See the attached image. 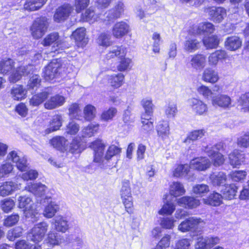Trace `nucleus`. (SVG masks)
<instances>
[{"mask_svg":"<svg viewBox=\"0 0 249 249\" xmlns=\"http://www.w3.org/2000/svg\"><path fill=\"white\" fill-rule=\"evenodd\" d=\"M200 42L194 38H189L185 41L184 49L185 51L192 53L198 49Z\"/></svg>","mask_w":249,"mask_h":249,"instance_id":"nucleus-44","label":"nucleus"},{"mask_svg":"<svg viewBox=\"0 0 249 249\" xmlns=\"http://www.w3.org/2000/svg\"><path fill=\"white\" fill-rule=\"evenodd\" d=\"M41 80V78L38 75H33L28 82V89L36 90L40 85Z\"/></svg>","mask_w":249,"mask_h":249,"instance_id":"nucleus-56","label":"nucleus"},{"mask_svg":"<svg viewBox=\"0 0 249 249\" xmlns=\"http://www.w3.org/2000/svg\"><path fill=\"white\" fill-rule=\"evenodd\" d=\"M203 221L200 218L191 217L182 222L178 226V229L181 232L194 230Z\"/></svg>","mask_w":249,"mask_h":249,"instance_id":"nucleus-12","label":"nucleus"},{"mask_svg":"<svg viewBox=\"0 0 249 249\" xmlns=\"http://www.w3.org/2000/svg\"><path fill=\"white\" fill-rule=\"evenodd\" d=\"M46 240L47 243L51 246L59 245L65 242L63 236L52 231L49 232Z\"/></svg>","mask_w":249,"mask_h":249,"instance_id":"nucleus-35","label":"nucleus"},{"mask_svg":"<svg viewBox=\"0 0 249 249\" xmlns=\"http://www.w3.org/2000/svg\"><path fill=\"white\" fill-rule=\"evenodd\" d=\"M62 123V116L60 115H54L50 121L49 127L46 130L47 133L56 131L59 129Z\"/></svg>","mask_w":249,"mask_h":249,"instance_id":"nucleus-38","label":"nucleus"},{"mask_svg":"<svg viewBox=\"0 0 249 249\" xmlns=\"http://www.w3.org/2000/svg\"><path fill=\"white\" fill-rule=\"evenodd\" d=\"M242 40L237 36L228 37L225 41L226 48L231 51H234L239 49L242 45Z\"/></svg>","mask_w":249,"mask_h":249,"instance_id":"nucleus-25","label":"nucleus"},{"mask_svg":"<svg viewBox=\"0 0 249 249\" xmlns=\"http://www.w3.org/2000/svg\"><path fill=\"white\" fill-rule=\"evenodd\" d=\"M197 90L199 94L207 100H212L213 97L214 96L213 91L207 86L202 85L197 88Z\"/></svg>","mask_w":249,"mask_h":249,"instance_id":"nucleus-59","label":"nucleus"},{"mask_svg":"<svg viewBox=\"0 0 249 249\" xmlns=\"http://www.w3.org/2000/svg\"><path fill=\"white\" fill-rule=\"evenodd\" d=\"M83 150L81 142L77 139H73L70 144L69 152L72 154L79 153Z\"/></svg>","mask_w":249,"mask_h":249,"instance_id":"nucleus-61","label":"nucleus"},{"mask_svg":"<svg viewBox=\"0 0 249 249\" xmlns=\"http://www.w3.org/2000/svg\"><path fill=\"white\" fill-rule=\"evenodd\" d=\"M119 61L117 65V69L120 71H124L130 69L132 60L131 59L125 56L119 58Z\"/></svg>","mask_w":249,"mask_h":249,"instance_id":"nucleus-51","label":"nucleus"},{"mask_svg":"<svg viewBox=\"0 0 249 249\" xmlns=\"http://www.w3.org/2000/svg\"><path fill=\"white\" fill-rule=\"evenodd\" d=\"M17 189L18 185L13 181H7L0 186V195L2 196H8Z\"/></svg>","mask_w":249,"mask_h":249,"instance_id":"nucleus-31","label":"nucleus"},{"mask_svg":"<svg viewBox=\"0 0 249 249\" xmlns=\"http://www.w3.org/2000/svg\"><path fill=\"white\" fill-rule=\"evenodd\" d=\"M13 165L9 162H4L0 165V178L7 177L13 170Z\"/></svg>","mask_w":249,"mask_h":249,"instance_id":"nucleus-53","label":"nucleus"},{"mask_svg":"<svg viewBox=\"0 0 249 249\" xmlns=\"http://www.w3.org/2000/svg\"><path fill=\"white\" fill-rule=\"evenodd\" d=\"M98 124H89L84 127L82 130V136L84 137H90L96 133L98 129Z\"/></svg>","mask_w":249,"mask_h":249,"instance_id":"nucleus-58","label":"nucleus"},{"mask_svg":"<svg viewBox=\"0 0 249 249\" xmlns=\"http://www.w3.org/2000/svg\"><path fill=\"white\" fill-rule=\"evenodd\" d=\"M223 196L221 195L214 192L210 195L209 197L204 200V202L213 206H218L222 203Z\"/></svg>","mask_w":249,"mask_h":249,"instance_id":"nucleus-43","label":"nucleus"},{"mask_svg":"<svg viewBox=\"0 0 249 249\" xmlns=\"http://www.w3.org/2000/svg\"><path fill=\"white\" fill-rule=\"evenodd\" d=\"M124 77L121 73L110 76L109 81L111 86L116 89L120 87L124 83Z\"/></svg>","mask_w":249,"mask_h":249,"instance_id":"nucleus-49","label":"nucleus"},{"mask_svg":"<svg viewBox=\"0 0 249 249\" xmlns=\"http://www.w3.org/2000/svg\"><path fill=\"white\" fill-rule=\"evenodd\" d=\"M190 165L181 164L177 166L173 172V176L177 178L186 177L189 173Z\"/></svg>","mask_w":249,"mask_h":249,"instance_id":"nucleus-47","label":"nucleus"},{"mask_svg":"<svg viewBox=\"0 0 249 249\" xmlns=\"http://www.w3.org/2000/svg\"><path fill=\"white\" fill-rule=\"evenodd\" d=\"M237 189V187L234 184L225 186L224 188L222 190L223 197L229 200L234 198Z\"/></svg>","mask_w":249,"mask_h":249,"instance_id":"nucleus-39","label":"nucleus"},{"mask_svg":"<svg viewBox=\"0 0 249 249\" xmlns=\"http://www.w3.org/2000/svg\"><path fill=\"white\" fill-rule=\"evenodd\" d=\"M97 43L103 47L109 46L112 43L110 35L105 33H101L97 38Z\"/></svg>","mask_w":249,"mask_h":249,"instance_id":"nucleus-57","label":"nucleus"},{"mask_svg":"<svg viewBox=\"0 0 249 249\" xmlns=\"http://www.w3.org/2000/svg\"><path fill=\"white\" fill-rule=\"evenodd\" d=\"M14 66V62L11 59L3 60L0 62V72L6 74L12 70Z\"/></svg>","mask_w":249,"mask_h":249,"instance_id":"nucleus-55","label":"nucleus"},{"mask_svg":"<svg viewBox=\"0 0 249 249\" xmlns=\"http://www.w3.org/2000/svg\"><path fill=\"white\" fill-rule=\"evenodd\" d=\"M212 104L214 107H219L224 109L230 108L232 107L231 97L225 94L213 96Z\"/></svg>","mask_w":249,"mask_h":249,"instance_id":"nucleus-14","label":"nucleus"},{"mask_svg":"<svg viewBox=\"0 0 249 249\" xmlns=\"http://www.w3.org/2000/svg\"><path fill=\"white\" fill-rule=\"evenodd\" d=\"M18 206L20 208H25L24 213L26 218H31L33 222L39 219L40 214L31 198L26 196H20L18 198Z\"/></svg>","mask_w":249,"mask_h":249,"instance_id":"nucleus-3","label":"nucleus"},{"mask_svg":"<svg viewBox=\"0 0 249 249\" xmlns=\"http://www.w3.org/2000/svg\"><path fill=\"white\" fill-rule=\"evenodd\" d=\"M52 224L57 231L65 232L69 228L68 221L66 217L61 215L54 217L52 220Z\"/></svg>","mask_w":249,"mask_h":249,"instance_id":"nucleus-19","label":"nucleus"},{"mask_svg":"<svg viewBox=\"0 0 249 249\" xmlns=\"http://www.w3.org/2000/svg\"><path fill=\"white\" fill-rule=\"evenodd\" d=\"M126 54V48L123 46H114L112 47L109 51L106 54V57L110 59L114 57L120 58L125 56Z\"/></svg>","mask_w":249,"mask_h":249,"instance_id":"nucleus-24","label":"nucleus"},{"mask_svg":"<svg viewBox=\"0 0 249 249\" xmlns=\"http://www.w3.org/2000/svg\"><path fill=\"white\" fill-rule=\"evenodd\" d=\"M46 1V0H27L24 8L29 11H36L40 8Z\"/></svg>","mask_w":249,"mask_h":249,"instance_id":"nucleus-40","label":"nucleus"},{"mask_svg":"<svg viewBox=\"0 0 249 249\" xmlns=\"http://www.w3.org/2000/svg\"><path fill=\"white\" fill-rule=\"evenodd\" d=\"M213 147L207 146L204 147L203 150L206 155L211 158L213 165L215 167L219 166L224 163L225 159L222 154L213 150Z\"/></svg>","mask_w":249,"mask_h":249,"instance_id":"nucleus-11","label":"nucleus"},{"mask_svg":"<svg viewBox=\"0 0 249 249\" xmlns=\"http://www.w3.org/2000/svg\"><path fill=\"white\" fill-rule=\"evenodd\" d=\"M124 10V5L122 1L119 0L114 6L107 11L104 15V20L109 22H113L115 19L121 17Z\"/></svg>","mask_w":249,"mask_h":249,"instance_id":"nucleus-7","label":"nucleus"},{"mask_svg":"<svg viewBox=\"0 0 249 249\" xmlns=\"http://www.w3.org/2000/svg\"><path fill=\"white\" fill-rule=\"evenodd\" d=\"M89 146L94 151V162L98 163L101 168L112 166L114 164L111 161L112 159L121 152L120 148L118 146L112 145L108 147L105 156L103 157V151L105 145L100 140H97L92 142Z\"/></svg>","mask_w":249,"mask_h":249,"instance_id":"nucleus-1","label":"nucleus"},{"mask_svg":"<svg viewBox=\"0 0 249 249\" xmlns=\"http://www.w3.org/2000/svg\"><path fill=\"white\" fill-rule=\"evenodd\" d=\"M177 202L180 206L189 208H196L200 204L198 199L190 196H183L180 198L178 199Z\"/></svg>","mask_w":249,"mask_h":249,"instance_id":"nucleus-28","label":"nucleus"},{"mask_svg":"<svg viewBox=\"0 0 249 249\" xmlns=\"http://www.w3.org/2000/svg\"><path fill=\"white\" fill-rule=\"evenodd\" d=\"M190 164L191 168L198 171H204L210 167L211 162L205 157H201L192 160Z\"/></svg>","mask_w":249,"mask_h":249,"instance_id":"nucleus-16","label":"nucleus"},{"mask_svg":"<svg viewBox=\"0 0 249 249\" xmlns=\"http://www.w3.org/2000/svg\"><path fill=\"white\" fill-rule=\"evenodd\" d=\"M65 102V98L59 94L51 97L44 104V107L47 109H53L62 106Z\"/></svg>","mask_w":249,"mask_h":249,"instance_id":"nucleus-21","label":"nucleus"},{"mask_svg":"<svg viewBox=\"0 0 249 249\" xmlns=\"http://www.w3.org/2000/svg\"><path fill=\"white\" fill-rule=\"evenodd\" d=\"M49 23L45 17L36 18L30 28L31 34L34 38L41 37L47 31Z\"/></svg>","mask_w":249,"mask_h":249,"instance_id":"nucleus-5","label":"nucleus"},{"mask_svg":"<svg viewBox=\"0 0 249 249\" xmlns=\"http://www.w3.org/2000/svg\"><path fill=\"white\" fill-rule=\"evenodd\" d=\"M22 229L20 227H17L7 232V238L11 241L20 237L22 234Z\"/></svg>","mask_w":249,"mask_h":249,"instance_id":"nucleus-62","label":"nucleus"},{"mask_svg":"<svg viewBox=\"0 0 249 249\" xmlns=\"http://www.w3.org/2000/svg\"><path fill=\"white\" fill-rule=\"evenodd\" d=\"M49 95L50 93L46 91L35 94L30 99V105L33 107H37L42 104Z\"/></svg>","mask_w":249,"mask_h":249,"instance_id":"nucleus-36","label":"nucleus"},{"mask_svg":"<svg viewBox=\"0 0 249 249\" xmlns=\"http://www.w3.org/2000/svg\"><path fill=\"white\" fill-rule=\"evenodd\" d=\"M218 72L211 68L205 69L202 75V80L206 82L215 83L219 80Z\"/></svg>","mask_w":249,"mask_h":249,"instance_id":"nucleus-26","label":"nucleus"},{"mask_svg":"<svg viewBox=\"0 0 249 249\" xmlns=\"http://www.w3.org/2000/svg\"><path fill=\"white\" fill-rule=\"evenodd\" d=\"M203 44L207 49L216 48L219 43L218 37L216 36L205 37L203 39Z\"/></svg>","mask_w":249,"mask_h":249,"instance_id":"nucleus-48","label":"nucleus"},{"mask_svg":"<svg viewBox=\"0 0 249 249\" xmlns=\"http://www.w3.org/2000/svg\"><path fill=\"white\" fill-rule=\"evenodd\" d=\"M129 31V25L124 21L118 22L114 24L112 29V35L120 38L126 35Z\"/></svg>","mask_w":249,"mask_h":249,"instance_id":"nucleus-18","label":"nucleus"},{"mask_svg":"<svg viewBox=\"0 0 249 249\" xmlns=\"http://www.w3.org/2000/svg\"><path fill=\"white\" fill-rule=\"evenodd\" d=\"M227 57V53L224 50H217L210 54L208 62L210 66H216L219 60L224 59Z\"/></svg>","mask_w":249,"mask_h":249,"instance_id":"nucleus-29","label":"nucleus"},{"mask_svg":"<svg viewBox=\"0 0 249 249\" xmlns=\"http://www.w3.org/2000/svg\"><path fill=\"white\" fill-rule=\"evenodd\" d=\"M48 202L49 204L45 208L43 214L45 217L50 218L53 217L59 210V206L55 202L52 201Z\"/></svg>","mask_w":249,"mask_h":249,"instance_id":"nucleus-42","label":"nucleus"},{"mask_svg":"<svg viewBox=\"0 0 249 249\" xmlns=\"http://www.w3.org/2000/svg\"><path fill=\"white\" fill-rule=\"evenodd\" d=\"M96 109L92 105H88L84 109V118L88 121H92L96 116Z\"/></svg>","mask_w":249,"mask_h":249,"instance_id":"nucleus-52","label":"nucleus"},{"mask_svg":"<svg viewBox=\"0 0 249 249\" xmlns=\"http://www.w3.org/2000/svg\"><path fill=\"white\" fill-rule=\"evenodd\" d=\"M46 189V186L41 183H31L25 188L26 190L32 193L37 197L43 196Z\"/></svg>","mask_w":249,"mask_h":249,"instance_id":"nucleus-22","label":"nucleus"},{"mask_svg":"<svg viewBox=\"0 0 249 249\" xmlns=\"http://www.w3.org/2000/svg\"><path fill=\"white\" fill-rule=\"evenodd\" d=\"M209 187L204 184H197L193 189V192L199 196H202L209 191Z\"/></svg>","mask_w":249,"mask_h":249,"instance_id":"nucleus-63","label":"nucleus"},{"mask_svg":"<svg viewBox=\"0 0 249 249\" xmlns=\"http://www.w3.org/2000/svg\"><path fill=\"white\" fill-rule=\"evenodd\" d=\"M205 133L204 129L194 130L189 133L186 138L183 140V142L190 144L192 142L202 138Z\"/></svg>","mask_w":249,"mask_h":249,"instance_id":"nucleus-37","label":"nucleus"},{"mask_svg":"<svg viewBox=\"0 0 249 249\" xmlns=\"http://www.w3.org/2000/svg\"><path fill=\"white\" fill-rule=\"evenodd\" d=\"M175 210V205L172 202H167L159 211L160 214L171 215Z\"/></svg>","mask_w":249,"mask_h":249,"instance_id":"nucleus-64","label":"nucleus"},{"mask_svg":"<svg viewBox=\"0 0 249 249\" xmlns=\"http://www.w3.org/2000/svg\"><path fill=\"white\" fill-rule=\"evenodd\" d=\"M156 130L158 137L163 142H168L169 140L170 127L169 123L166 121L159 123Z\"/></svg>","mask_w":249,"mask_h":249,"instance_id":"nucleus-17","label":"nucleus"},{"mask_svg":"<svg viewBox=\"0 0 249 249\" xmlns=\"http://www.w3.org/2000/svg\"><path fill=\"white\" fill-rule=\"evenodd\" d=\"M214 27L213 25L210 22H202L198 24L196 33L198 34H211L213 32Z\"/></svg>","mask_w":249,"mask_h":249,"instance_id":"nucleus-45","label":"nucleus"},{"mask_svg":"<svg viewBox=\"0 0 249 249\" xmlns=\"http://www.w3.org/2000/svg\"><path fill=\"white\" fill-rule=\"evenodd\" d=\"M205 11L209 14L213 21L217 23L221 22L227 15L226 10L220 7H208Z\"/></svg>","mask_w":249,"mask_h":249,"instance_id":"nucleus-13","label":"nucleus"},{"mask_svg":"<svg viewBox=\"0 0 249 249\" xmlns=\"http://www.w3.org/2000/svg\"><path fill=\"white\" fill-rule=\"evenodd\" d=\"M189 61L187 63L189 68L196 71H200L204 68L206 65V57L200 53L191 55Z\"/></svg>","mask_w":249,"mask_h":249,"instance_id":"nucleus-10","label":"nucleus"},{"mask_svg":"<svg viewBox=\"0 0 249 249\" xmlns=\"http://www.w3.org/2000/svg\"><path fill=\"white\" fill-rule=\"evenodd\" d=\"M67 140L63 137H54L50 141L51 145L55 148L62 152L67 151Z\"/></svg>","mask_w":249,"mask_h":249,"instance_id":"nucleus-33","label":"nucleus"},{"mask_svg":"<svg viewBox=\"0 0 249 249\" xmlns=\"http://www.w3.org/2000/svg\"><path fill=\"white\" fill-rule=\"evenodd\" d=\"M164 111L168 118L175 117L178 112L177 104L174 102H169L165 107Z\"/></svg>","mask_w":249,"mask_h":249,"instance_id":"nucleus-54","label":"nucleus"},{"mask_svg":"<svg viewBox=\"0 0 249 249\" xmlns=\"http://www.w3.org/2000/svg\"><path fill=\"white\" fill-rule=\"evenodd\" d=\"M229 159L230 163L233 167H237L245 162V154L236 150L229 155Z\"/></svg>","mask_w":249,"mask_h":249,"instance_id":"nucleus-23","label":"nucleus"},{"mask_svg":"<svg viewBox=\"0 0 249 249\" xmlns=\"http://www.w3.org/2000/svg\"><path fill=\"white\" fill-rule=\"evenodd\" d=\"M69 115L71 117L77 120H80V114L81 110L80 109L79 105L76 103L71 104L69 108Z\"/></svg>","mask_w":249,"mask_h":249,"instance_id":"nucleus-60","label":"nucleus"},{"mask_svg":"<svg viewBox=\"0 0 249 249\" xmlns=\"http://www.w3.org/2000/svg\"><path fill=\"white\" fill-rule=\"evenodd\" d=\"M10 93L14 100L19 101L25 98L27 90L22 86L16 85L11 89Z\"/></svg>","mask_w":249,"mask_h":249,"instance_id":"nucleus-30","label":"nucleus"},{"mask_svg":"<svg viewBox=\"0 0 249 249\" xmlns=\"http://www.w3.org/2000/svg\"><path fill=\"white\" fill-rule=\"evenodd\" d=\"M187 104L192 111L196 115H203L208 112L207 105L198 98L189 99L187 100Z\"/></svg>","mask_w":249,"mask_h":249,"instance_id":"nucleus-8","label":"nucleus"},{"mask_svg":"<svg viewBox=\"0 0 249 249\" xmlns=\"http://www.w3.org/2000/svg\"><path fill=\"white\" fill-rule=\"evenodd\" d=\"M210 178L213 186H222L226 184L227 176L224 172H220L211 175Z\"/></svg>","mask_w":249,"mask_h":249,"instance_id":"nucleus-34","label":"nucleus"},{"mask_svg":"<svg viewBox=\"0 0 249 249\" xmlns=\"http://www.w3.org/2000/svg\"><path fill=\"white\" fill-rule=\"evenodd\" d=\"M73 10L70 4H64L58 8L54 15V19L57 22L65 20Z\"/></svg>","mask_w":249,"mask_h":249,"instance_id":"nucleus-15","label":"nucleus"},{"mask_svg":"<svg viewBox=\"0 0 249 249\" xmlns=\"http://www.w3.org/2000/svg\"><path fill=\"white\" fill-rule=\"evenodd\" d=\"M99 18V15L95 13L92 7H90L84 14L82 15V18L84 21L89 22L90 23H93Z\"/></svg>","mask_w":249,"mask_h":249,"instance_id":"nucleus-46","label":"nucleus"},{"mask_svg":"<svg viewBox=\"0 0 249 249\" xmlns=\"http://www.w3.org/2000/svg\"><path fill=\"white\" fill-rule=\"evenodd\" d=\"M71 36L79 47H83L88 42V38L86 37V29L84 27L77 29Z\"/></svg>","mask_w":249,"mask_h":249,"instance_id":"nucleus-20","label":"nucleus"},{"mask_svg":"<svg viewBox=\"0 0 249 249\" xmlns=\"http://www.w3.org/2000/svg\"><path fill=\"white\" fill-rule=\"evenodd\" d=\"M120 193L125 208L129 213V209L133 206V202L130 182L128 180H124L122 182Z\"/></svg>","mask_w":249,"mask_h":249,"instance_id":"nucleus-6","label":"nucleus"},{"mask_svg":"<svg viewBox=\"0 0 249 249\" xmlns=\"http://www.w3.org/2000/svg\"><path fill=\"white\" fill-rule=\"evenodd\" d=\"M59 36L57 33L53 32L47 35L42 42L44 46H50L53 44H56L59 42Z\"/></svg>","mask_w":249,"mask_h":249,"instance_id":"nucleus-50","label":"nucleus"},{"mask_svg":"<svg viewBox=\"0 0 249 249\" xmlns=\"http://www.w3.org/2000/svg\"><path fill=\"white\" fill-rule=\"evenodd\" d=\"M185 190L182 183L179 182H174L170 185V193L175 197L179 196L184 195Z\"/></svg>","mask_w":249,"mask_h":249,"instance_id":"nucleus-41","label":"nucleus"},{"mask_svg":"<svg viewBox=\"0 0 249 249\" xmlns=\"http://www.w3.org/2000/svg\"><path fill=\"white\" fill-rule=\"evenodd\" d=\"M8 161L16 163L17 168L21 171H25L28 169L26 159L21 156L20 153L15 150L10 152L6 157Z\"/></svg>","mask_w":249,"mask_h":249,"instance_id":"nucleus-9","label":"nucleus"},{"mask_svg":"<svg viewBox=\"0 0 249 249\" xmlns=\"http://www.w3.org/2000/svg\"><path fill=\"white\" fill-rule=\"evenodd\" d=\"M32 66H21L18 68L9 77V81L12 83H16L20 79L22 75H28L30 73V69Z\"/></svg>","mask_w":249,"mask_h":249,"instance_id":"nucleus-27","label":"nucleus"},{"mask_svg":"<svg viewBox=\"0 0 249 249\" xmlns=\"http://www.w3.org/2000/svg\"><path fill=\"white\" fill-rule=\"evenodd\" d=\"M71 69L70 63L54 59L51 61L45 68L43 71L44 76L46 80H53L57 77L61 73H69Z\"/></svg>","mask_w":249,"mask_h":249,"instance_id":"nucleus-2","label":"nucleus"},{"mask_svg":"<svg viewBox=\"0 0 249 249\" xmlns=\"http://www.w3.org/2000/svg\"><path fill=\"white\" fill-rule=\"evenodd\" d=\"M49 227L46 222H41L36 224L28 232L27 238L35 243L41 242L44 238Z\"/></svg>","mask_w":249,"mask_h":249,"instance_id":"nucleus-4","label":"nucleus"},{"mask_svg":"<svg viewBox=\"0 0 249 249\" xmlns=\"http://www.w3.org/2000/svg\"><path fill=\"white\" fill-rule=\"evenodd\" d=\"M141 105L144 110V112L142 114L141 118L151 117L153 114L154 107L152 100L149 98L143 99L141 101Z\"/></svg>","mask_w":249,"mask_h":249,"instance_id":"nucleus-32","label":"nucleus"}]
</instances>
